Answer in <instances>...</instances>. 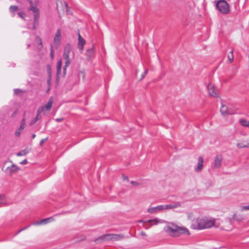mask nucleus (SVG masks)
<instances>
[{
  "instance_id": "f257e3e1",
  "label": "nucleus",
  "mask_w": 249,
  "mask_h": 249,
  "mask_svg": "<svg viewBox=\"0 0 249 249\" xmlns=\"http://www.w3.org/2000/svg\"><path fill=\"white\" fill-rule=\"evenodd\" d=\"M215 219L207 217H198L191 225V227L195 230H203L211 228L214 226Z\"/></svg>"
},
{
  "instance_id": "f03ea898",
  "label": "nucleus",
  "mask_w": 249,
  "mask_h": 249,
  "mask_svg": "<svg viewBox=\"0 0 249 249\" xmlns=\"http://www.w3.org/2000/svg\"><path fill=\"white\" fill-rule=\"evenodd\" d=\"M164 231L172 237H178L182 234H190L188 229L184 227H179L173 223H169L168 225L165 226Z\"/></svg>"
},
{
  "instance_id": "7ed1b4c3",
  "label": "nucleus",
  "mask_w": 249,
  "mask_h": 249,
  "mask_svg": "<svg viewBox=\"0 0 249 249\" xmlns=\"http://www.w3.org/2000/svg\"><path fill=\"white\" fill-rule=\"evenodd\" d=\"M71 51V47L69 43L67 44L64 49L63 58L65 60V66L63 67V74L65 75L67 71V68L71 64L70 53Z\"/></svg>"
},
{
  "instance_id": "20e7f679",
  "label": "nucleus",
  "mask_w": 249,
  "mask_h": 249,
  "mask_svg": "<svg viewBox=\"0 0 249 249\" xmlns=\"http://www.w3.org/2000/svg\"><path fill=\"white\" fill-rule=\"evenodd\" d=\"M216 6L218 10L224 14H227L230 12V5L228 3L224 0L218 1Z\"/></svg>"
},
{
  "instance_id": "39448f33",
  "label": "nucleus",
  "mask_w": 249,
  "mask_h": 249,
  "mask_svg": "<svg viewBox=\"0 0 249 249\" xmlns=\"http://www.w3.org/2000/svg\"><path fill=\"white\" fill-rule=\"evenodd\" d=\"M236 146L239 148L249 147V135L243 136L238 141Z\"/></svg>"
},
{
  "instance_id": "423d86ee",
  "label": "nucleus",
  "mask_w": 249,
  "mask_h": 249,
  "mask_svg": "<svg viewBox=\"0 0 249 249\" xmlns=\"http://www.w3.org/2000/svg\"><path fill=\"white\" fill-rule=\"evenodd\" d=\"M123 234H107L101 237L104 240H118L124 238Z\"/></svg>"
},
{
  "instance_id": "0eeeda50",
  "label": "nucleus",
  "mask_w": 249,
  "mask_h": 249,
  "mask_svg": "<svg viewBox=\"0 0 249 249\" xmlns=\"http://www.w3.org/2000/svg\"><path fill=\"white\" fill-rule=\"evenodd\" d=\"M61 32L60 29H58L53 37V44L54 45L57 47L61 43Z\"/></svg>"
},
{
  "instance_id": "6e6552de",
  "label": "nucleus",
  "mask_w": 249,
  "mask_h": 249,
  "mask_svg": "<svg viewBox=\"0 0 249 249\" xmlns=\"http://www.w3.org/2000/svg\"><path fill=\"white\" fill-rule=\"evenodd\" d=\"M207 89L209 94L210 96L213 97H218L217 89L212 83H209L207 86Z\"/></svg>"
},
{
  "instance_id": "1a4fd4ad",
  "label": "nucleus",
  "mask_w": 249,
  "mask_h": 249,
  "mask_svg": "<svg viewBox=\"0 0 249 249\" xmlns=\"http://www.w3.org/2000/svg\"><path fill=\"white\" fill-rule=\"evenodd\" d=\"M56 8L57 9H58L59 7L61 6L62 7L63 10H65L68 14H71V13L69 11L68 5L65 1H62L60 0H56Z\"/></svg>"
},
{
  "instance_id": "9d476101",
  "label": "nucleus",
  "mask_w": 249,
  "mask_h": 249,
  "mask_svg": "<svg viewBox=\"0 0 249 249\" xmlns=\"http://www.w3.org/2000/svg\"><path fill=\"white\" fill-rule=\"evenodd\" d=\"M53 101L50 99L46 105L44 106H42L38 109V110H40L41 113H43L44 114L46 113V111H49L52 106Z\"/></svg>"
},
{
  "instance_id": "9b49d317",
  "label": "nucleus",
  "mask_w": 249,
  "mask_h": 249,
  "mask_svg": "<svg viewBox=\"0 0 249 249\" xmlns=\"http://www.w3.org/2000/svg\"><path fill=\"white\" fill-rule=\"evenodd\" d=\"M30 4V7L29 10L32 11L34 13L39 12V9L37 8L39 2L38 0H35L33 2L32 0H27Z\"/></svg>"
},
{
  "instance_id": "f8f14e48",
  "label": "nucleus",
  "mask_w": 249,
  "mask_h": 249,
  "mask_svg": "<svg viewBox=\"0 0 249 249\" xmlns=\"http://www.w3.org/2000/svg\"><path fill=\"white\" fill-rule=\"evenodd\" d=\"M220 112L222 115L225 116L228 114H232L234 112L230 109H229L228 107L224 105H222L220 108Z\"/></svg>"
},
{
  "instance_id": "ddd939ff",
  "label": "nucleus",
  "mask_w": 249,
  "mask_h": 249,
  "mask_svg": "<svg viewBox=\"0 0 249 249\" xmlns=\"http://www.w3.org/2000/svg\"><path fill=\"white\" fill-rule=\"evenodd\" d=\"M222 156L221 155H217L216 157L215 158L214 164H213V167L214 168H218L220 167L222 160Z\"/></svg>"
},
{
  "instance_id": "4468645a",
  "label": "nucleus",
  "mask_w": 249,
  "mask_h": 249,
  "mask_svg": "<svg viewBox=\"0 0 249 249\" xmlns=\"http://www.w3.org/2000/svg\"><path fill=\"white\" fill-rule=\"evenodd\" d=\"M203 159L202 157H199L198 159V163L197 166L195 168L196 172H200L203 167Z\"/></svg>"
},
{
  "instance_id": "2eb2a0df",
  "label": "nucleus",
  "mask_w": 249,
  "mask_h": 249,
  "mask_svg": "<svg viewBox=\"0 0 249 249\" xmlns=\"http://www.w3.org/2000/svg\"><path fill=\"white\" fill-rule=\"evenodd\" d=\"M163 210V205H158L154 207H150L147 209V212L149 213H156L158 211H162Z\"/></svg>"
},
{
  "instance_id": "dca6fc26",
  "label": "nucleus",
  "mask_w": 249,
  "mask_h": 249,
  "mask_svg": "<svg viewBox=\"0 0 249 249\" xmlns=\"http://www.w3.org/2000/svg\"><path fill=\"white\" fill-rule=\"evenodd\" d=\"M86 43V41L85 39L82 38V37L81 36L80 34H78V47L79 48V50L81 51L83 50L84 49V46Z\"/></svg>"
},
{
  "instance_id": "f3484780",
  "label": "nucleus",
  "mask_w": 249,
  "mask_h": 249,
  "mask_svg": "<svg viewBox=\"0 0 249 249\" xmlns=\"http://www.w3.org/2000/svg\"><path fill=\"white\" fill-rule=\"evenodd\" d=\"M145 222L149 223H150L151 226H152V225H157L159 223H163L165 222V221L163 220L159 219L158 218H155L153 219L148 220L145 221Z\"/></svg>"
},
{
  "instance_id": "a211bd4d",
  "label": "nucleus",
  "mask_w": 249,
  "mask_h": 249,
  "mask_svg": "<svg viewBox=\"0 0 249 249\" xmlns=\"http://www.w3.org/2000/svg\"><path fill=\"white\" fill-rule=\"evenodd\" d=\"M53 218L52 217H49L47 218H45L44 219H42L38 222H37L35 223L36 225H44L48 224L52 221H53Z\"/></svg>"
},
{
  "instance_id": "6ab92c4d",
  "label": "nucleus",
  "mask_w": 249,
  "mask_h": 249,
  "mask_svg": "<svg viewBox=\"0 0 249 249\" xmlns=\"http://www.w3.org/2000/svg\"><path fill=\"white\" fill-rule=\"evenodd\" d=\"M17 170L18 167L14 164H13L10 167H8L6 169V171L9 174H12L13 173L16 172Z\"/></svg>"
},
{
  "instance_id": "aec40b11",
  "label": "nucleus",
  "mask_w": 249,
  "mask_h": 249,
  "mask_svg": "<svg viewBox=\"0 0 249 249\" xmlns=\"http://www.w3.org/2000/svg\"><path fill=\"white\" fill-rule=\"evenodd\" d=\"M41 116L40 110H38L37 109V111L36 112V115L35 118L31 122L30 125H33V124H34L38 120H39L41 118Z\"/></svg>"
},
{
  "instance_id": "412c9836",
  "label": "nucleus",
  "mask_w": 249,
  "mask_h": 249,
  "mask_svg": "<svg viewBox=\"0 0 249 249\" xmlns=\"http://www.w3.org/2000/svg\"><path fill=\"white\" fill-rule=\"evenodd\" d=\"M34 22L33 25V29L36 28V26L38 24V21L39 18V12H36L34 13Z\"/></svg>"
},
{
  "instance_id": "4be33fe9",
  "label": "nucleus",
  "mask_w": 249,
  "mask_h": 249,
  "mask_svg": "<svg viewBox=\"0 0 249 249\" xmlns=\"http://www.w3.org/2000/svg\"><path fill=\"white\" fill-rule=\"evenodd\" d=\"M61 67H62V61L61 60L58 61L57 63L56 66V73L57 76H58L61 73Z\"/></svg>"
},
{
  "instance_id": "5701e85b",
  "label": "nucleus",
  "mask_w": 249,
  "mask_h": 249,
  "mask_svg": "<svg viewBox=\"0 0 249 249\" xmlns=\"http://www.w3.org/2000/svg\"><path fill=\"white\" fill-rule=\"evenodd\" d=\"M239 123L242 125L249 128V120L248 121L244 119H242L239 120Z\"/></svg>"
},
{
  "instance_id": "b1692460",
  "label": "nucleus",
  "mask_w": 249,
  "mask_h": 249,
  "mask_svg": "<svg viewBox=\"0 0 249 249\" xmlns=\"http://www.w3.org/2000/svg\"><path fill=\"white\" fill-rule=\"evenodd\" d=\"M29 152V150L27 148L23 149L17 154V156H22L27 154Z\"/></svg>"
},
{
  "instance_id": "393cba45",
  "label": "nucleus",
  "mask_w": 249,
  "mask_h": 249,
  "mask_svg": "<svg viewBox=\"0 0 249 249\" xmlns=\"http://www.w3.org/2000/svg\"><path fill=\"white\" fill-rule=\"evenodd\" d=\"M26 125L25 119L23 118L20 123V125L19 127L18 128L19 131H22L23 129L25 128Z\"/></svg>"
},
{
  "instance_id": "a878e982",
  "label": "nucleus",
  "mask_w": 249,
  "mask_h": 249,
  "mask_svg": "<svg viewBox=\"0 0 249 249\" xmlns=\"http://www.w3.org/2000/svg\"><path fill=\"white\" fill-rule=\"evenodd\" d=\"M18 10V7L16 5H11L9 8V10L12 13H14Z\"/></svg>"
},
{
  "instance_id": "bb28decb",
  "label": "nucleus",
  "mask_w": 249,
  "mask_h": 249,
  "mask_svg": "<svg viewBox=\"0 0 249 249\" xmlns=\"http://www.w3.org/2000/svg\"><path fill=\"white\" fill-rule=\"evenodd\" d=\"M233 50H231L228 55V58L229 61L231 62L233 59Z\"/></svg>"
},
{
  "instance_id": "cd10ccee",
  "label": "nucleus",
  "mask_w": 249,
  "mask_h": 249,
  "mask_svg": "<svg viewBox=\"0 0 249 249\" xmlns=\"http://www.w3.org/2000/svg\"><path fill=\"white\" fill-rule=\"evenodd\" d=\"M87 55L89 57H91L94 53V51L92 48L89 49L87 51Z\"/></svg>"
},
{
  "instance_id": "c85d7f7f",
  "label": "nucleus",
  "mask_w": 249,
  "mask_h": 249,
  "mask_svg": "<svg viewBox=\"0 0 249 249\" xmlns=\"http://www.w3.org/2000/svg\"><path fill=\"white\" fill-rule=\"evenodd\" d=\"M173 206V209L178 208L181 206V203L179 202H176L171 204Z\"/></svg>"
},
{
  "instance_id": "c756f323",
  "label": "nucleus",
  "mask_w": 249,
  "mask_h": 249,
  "mask_svg": "<svg viewBox=\"0 0 249 249\" xmlns=\"http://www.w3.org/2000/svg\"><path fill=\"white\" fill-rule=\"evenodd\" d=\"M249 210V205L247 206H242L240 207V211L243 212L245 211Z\"/></svg>"
},
{
  "instance_id": "7c9ffc66",
  "label": "nucleus",
  "mask_w": 249,
  "mask_h": 249,
  "mask_svg": "<svg viewBox=\"0 0 249 249\" xmlns=\"http://www.w3.org/2000/svg\"><path fill=\"white\" fill-rule=\"evenodd\" d=\"M36 40L37 42V43L41 47H42V39L40 37L37 36L36 38Z\"/></svg>"
},
{
  "instance_id": "2f4dec72",
  "label": "nucleus",
  "mask_w": 249,
  "mask_h": 249,
  "mask_svg": "<svg viewBox=\"0 0 249 249\" xmlns=\"http://www.w3.org/2000/svg\"><path fill=\"white\" fill-rule=\"evenodd\" d=\"M163 210L164 209H173V206L171 205V204L163 205Z\"/></svg>"
},
{
  "instance_id": "473e14b6",
  "label": "nucleus",
  "mask_w": 249,
  "mask_h": 249,
  "mask_svg": "<svg viewBox=\"0 0 249 249\" xmlns=\"http://www.w3.org/2000/svg\"><path fill=\"white\" fill-rule=\"evenodd\" d=\"M47 73H48V77L51 76V67L49 65L47 66Z\"/></svg>"
},
{
  "instance_id": "72a5a7b5",
  "label": "nucleus",
  "mask_w": 249,
  "mask_h": 249,
  "mask_svg": "<svg viewBox=\"0 0 249 249\" xmlns=\"http://www.w3.org/2000/svg\"><path fill=\"white\" fill-rule=\"evenodd\" d=\"M47 84H48V86L49 87V88L48 89V91H49L50 90V87L51 86V76L48 77Z\"/></svg>"
},
{
  "instance_id": "f704fd0d",
  "label": "nucleus",
  "mask_w": 249,
  "mask_h": 249,
  "mask_svg": "<svg viewBox=\"0 0 249 249\" xmlns=\"http://www.w3.org/2000/svg\"><path fill=\"white\" fill-rule=\"evenodd\" d=\"M18 16L23 19H24V18H25V14L23 12H18Z\"/></svg>"
},
{
  "instance_id": "c9c22d12",
  "label": "nucleus",
  "mask_w": 249,
  "mask_h": 249,
  "mask_svg": "<svg viewBox=\"0 0 249 249\" xmlns=\"http://www.w3.org/2000/svg\"><path fill=\"white\" fill-rule=\"evenodd\" d=\"M5 196L3 195H0V204H3L4 203L3 199Z\"/></svg>"
},
{
  "instance_id": "e433bc0d",
  "label": "nucleus",
  "mask_w": 249,
  "mask_h": 249,
  "mask_svg": "<svg viewBox=\"0 0 249 249\" xmlns=\"http://www.w3.org/2000/svg\"><path fill=\"white\" fill-rule=\"evenodd\" d=\"M147 72H148V70H146V69H145V70H144V73H142V75H141V77H142V78H141V79H143V78H144V77L145 76V75H146V74L147 73Z\"/></svg>"
},
{
  "instance_id": "4c0bfd02",
  "label": "nucleus",
  "mask_w": 249,
  "mask_h": 249,
  "mask_svg": "<svg viewBox=\"0 0 249 249\" xmlns=\"http://www.w3.org/2000/svg\"><path fill=\"white\" fill-rule=\"evenodd\" d=\"M48 138L47 137L46 138L44 139H42L40 142V143H39V144L40 146H42V144L44 143V142L47 141L48 140Z\"/></svg>"
},
{
  "instance_id": "58836bf2",
  "label": "nucleus",
  "mask_w": 249,
  "mask_h": 249,
  "mask_svg": "<svg viewBox=\"0 0 249 249\" xmlns=\"http://www.w3.org/2000/svg\"><path fill=\"white\" fill-rule=\"evenodd\" d=\"M21 131H19V129H18V130L15 132V136L16 137H19L20 135Z\"/></svg>"
},
{
  "instance_id": "ea45409f",
  "label": "nucleus",
  "mask_w": 249,
  "mask_h": 249,
  "mask_svg": "<svg viewBox=\"0 0 249 249\" xmlns=\"http://www.w3.org/2000/svg\"><path fill=\"white\" fill-rule=\"evenodd\" d=\"M232 218L235 220H240V219L238 218L237 215L236 214H234L232 216Z\"/></svg>"
},
{
  "instance_id": "a19ab883",
  "label": "nucleus",
  "mask_w": 249,
  "mask_h": 249,
  "mask_svg": "<svg viewBox=\"0 0 249 249\" xmlns=\"http://www.w3.org/2000/svg\"><path fill=\"white\" fill-rule=\"evenodd\" d=\"M21 91V90L19 89H14V93L15 94H18L19 93H20Z\"/></svg>"
},
{
  "instance_id": "79ce46f5",
  "label": "nucleus",
  "mask_w": 249,
  "mask_h": 249,
  "mask_svg": "<svg viewBox=\"0 0 249 249\" xmlns=\"http://www.w3.org/2000/svg\"><path fill=\"white\" fill-rule=\"evenodd\" d=\"M131 184L132 185H134V186H137V185H139V183L137 182L134 181H132L131 182Z\"/></svg>"
},
{
  "instance_id": "37998d69",
  "label": "nucleus",
  "mask_w": 249,
  "mask_h": 249,
  "mask_svg": "<svg viewBox=\"0 0 249 249\" xmlns=\"http://www.w3.org/2000/svg\"><path fill=\"white\" fill-rule=\"evenodd\" d=\"M50 56H51V58H52V59H53V57H54V53H53V49H52V50H51Z\"/></svg>"
},
{
  "instance_id": "c03bdc74",
  "label": "nucleus",
  "mask_w": 249,
  "mask_h": 249,
  "mask_svg": "<svg viewBox=\"0 0 249 249\" xmlns=\"http://www.w3.org/2000/svg\"><path fill=\"white\" fill-rule=\"evenodd\" d=\"M27 162V160L25 159V160H23L22 161L20 162V164H22V165H24V164H26Z\"/></svg>"
},
{
  "instance_id": "a18cd8bd",
  "label": "nucleus",
  "mask_w": 249,
  "mask_h": 249,
  "mask_svg": "<svg viewBox=\"0 0 249 249\" xmlns=\"http://www.w3.org/2000/svg\"><path fill=\"white\" fill-rule=\"evenodd\" d=\"M63 120V118H57L55 119V121L57 122H61Z\"/></svg>"
},
{
  "instance_id": "49530a36",
  "label": "nucleus",
  "mask_w": 249,
  "mask_h": 249,
  "mask_svg": "<svg viewBox=\"0 0 249 249\" xmlns=\"http://www.w3.org/2000/svg\"><path fill=\"white\" fill-rule=\"evenodd\" d=\"M122 178L123 180H127L128 179V177L124 175H123Z\"/></svg>"
},
{
  "instance_id": "de8ad7c7",
  "label": "nucleus",
  "mask_w": 249,
  "mask_h": 249,
  "mask_svg": "<svg viewBox=\"0 0 249 249\" xmlns=\"http://www.w3.org/2000/svg\"><path fill=\"white\" fill-rule=\"evenodd\" d=\"M83 76V78L84 79L85 77V73L84 71H81L80 73Z\"/></svg>"
},
{
  "instance_id": "09e8293b",
  "label": "nucleus",
  "mask_w": 249,
  "mask_h": 249,
  "mask_svg": "<svg viewBox=\"0 0 249 249\" xmlns=\"http://www.w3.org/2000/svg\"><path fill=\"white\" fill-rule=\"evenodd\" d=\"M27 228H28V227H25V228H23V229H22L18 231V233H19L20 232H21V231H23V230H24L26 229Z\"/></svg>"
},
{
  "instance_id": "8fccbe9b",
  "label": "nucleus",
  "mask_w": 249,
  "mask_h": 249,
  "mask_svg": "<svg viewBox=\"0 0 249 249\" xmlns=\"http://www.w3.org/2000/svg\"><path fill=\"white\" fill-rule=\"evenodd\" d=\"M141 234L142 236H145L146 235V233L144 232H143V231H141Z\"/></svg>"
},
{
  "instance_id": "3c124183",
  "label": "nucleus",
  "mask_w": 249,
  "mask_h": 249,
  "mask_svg": "<svg viewBox=\"0 0 249 249\" xmlns=\"http://www.w3.org/2000/svg\"><path fill=\"white\" fill-rule=\"evenodd\" d=\"M35 137H36V135H35V134H33V135H32V138L33 139H34Z\"/></svg>"
},
{
  "instance_id": "603ef678",
  "label": "nucleus",
  "mask_w": 249,
  "mask_h": 249,
  "mask_svg": "<svg viewBox=\"0 0 249 249\" xmlns=\"http://www.w3.org/2000/svg\"><path fill=\"white\" fill-rule=\"evenodd\" d=\"M27 46H28V47H29L30 46V45H29V44H28V45H27Z\"/></svg>"
}]
</instances>
